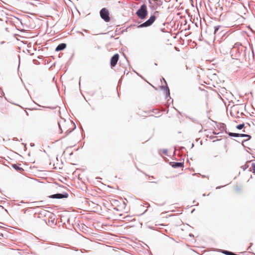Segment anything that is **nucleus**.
<instances>
[{"instance_id":"7ed1b4c3","label":"nucleus","mask_w":255,"mask_h":255,"mask_svg":"<svg viewBox=\"0 0 255 255\" xmlns=\"http://www.w3.org/2000/svg\"><path fill=\"white\" fill-rule=\"evenodd\" d=\"M100 15L106 21L108 22L110 21V18L109 16V11L106 8H103L101 10Z\"/></svg>"},{"instance_id":"f8f14e48","label":"nucleus","mask_w":255,"mask_h":255,"mask_svg":"<svg viewBox=\"0 0 255 255\" xmlns=\"http://www.w3.org/2000/svg\"><path fill=\"white\" fill-rule=\"evenodd\" d=\"M219 28H220V26H216L214 27V29H215L214 33H216L217 32V31L218 30Z\"/></svg>"},{"instance_id":"f03ea898","label":"nucleus","mask_w":255,"mask_h":255,"mask_svg":"<svg viewBox=\"0 0 255 255\" xmlns=\"http://www.w3.org/2000/svg\"><path fill=\"white\" fill-rule=\"evenodd\" d=\"M137 16L141 19H144L147 14V6L145 4H142L136 12Z\"/></svg>"},{"instance_id":"423d86ee","label":"nucleus","mask_w":255,"mask_h":255,"mask_svg":"<svg viewBox=\"0 0 255 255\" xmlns=\"http://www.w3.org/2000/svg\"><path fill=\"white\" fill-rule=\"evenodd\" d=\"M66 47V44L65 43H61L58 45L56 48V51H58L64 49Z\"/></svg>"},{"instance_id":"ddd939ff","label":"nucleus","mask_w":255,"mask_h":255,"mask_svg":"<svg viewBox=\"0 0 255 255\" xmlns=\"http://www.w3.org/2000/svg\"><path fill=\"white\" fill-rule=\"evenodd\" d=\"M253 173H255V163H253L252 165Z\"/></svg>"},{"instance_id":"20e7f679","label":"nucleus","mask_w":255,"mask_h":255,"mask_svg":"<svg viewBox=\"0 0 255 255\" xmlns=\"http://www.w3.org/2000/svg\"><path fill=\"white\" fill-rule=\"evenodd\" d=\"M119 58V55L118 54H115L111 59V65L112 67H114L117 63V62Z\"/></svg>"},{"instance_id":"9d476101","label":"nucleus","mask_w":255,"mask_h":255,"mask_svg":"<svg viewBox=\"0 0 255 255\" xmlns=\"http://www.w3.org/2000/svg\"><path fill=\"white\" fill-rule=\"evenodd\" d=\"M244 127V124L239 125L237 126V128L239 129H241Z\"/></svg>"},{"instance_id":"9b49d317","label":"nucleus","mask_w":255,"mask_h":255,"mask_svg":"<svg viewBox=\"0 0 255 255\" xmlns=\"http://www.w3.org/2000/svg\"><path fill=\"white\" fill-rule=\"evenodd\" d=\"M223 253L224 254H225L228 255H234V253H233L230 252L226 251H224Z\"/></svg>"},{"instance_id":"dca6fc26","label":"nucleus","mask_w":255,"mask_h":255,"mask_svg":"<svg viewBox=\"0 0 255 255\" xmlns=\"http://www.w3.org/2000/svg\"><path fill=\"white\" fill-rule=\"evenodd\" d=\"M59 128H60V129H61V130H62V128H61V126H60V125H59Z\"/></svg>"},{"instance_id":"2eb2a0df","label":"nucleus","mask_w":255,"mask_h":255,"mask_svg":"<svg viewBox=\"0 0 255 255\" xmlns=\"http://www.w3.org/2000/svg\"><path fill=\"white\" fill-rule=\"evenodd\" d=\"M240 45H241V43H236V44H235V45H234V47H238V46H240Z\"/></svg>"},{"instance_id":"4468645a","label":"nucleus","mask_w":255,"mask_h":255,"mask_svg":"<svg viewBox=\"0 0 255 255\" xmlns=\"http://www.w3.org/2000/svg\"><path fill=\"white\" fill-rule=\"evenodd\" d=\"M13 167L14 168L16 169V170H20L21 169V168L19 167L16 164L13 165Z\"/></svg>"},{"instance_id":"f257e3e1","label":"nucleus","mask_w":255,"mask_h":255,"mask_svg":"<svg viewBox=\"0 0 255 255\" xmlns=\"http://www.w3.org/2000/svg\"><path fill=\"white\" fill-rule=\"evenodd\" d=\"M159 12L157 11H155L154 12V14L151 15L149 18L146 20L144 23L138 26V27H147L149 26L152 24V23L155 21L156 17L158 15Z\"/></svg>"},{"instance_id":"6e6552de","label":"nucleus","mask_w":255,"mask_h":255,"mask_svg":"<svg viewBox=\"0 0 255 255\" xmlns=\"http://www.w3.org/2000/svg\"><path fill=\"white\" fill-rule=\"evenodd\" d=\"M182 166V163H180V162H175L174 163V164L172 165V166L173 167H180Z\"/></svg>"},{"instance_id":"0eeeda50","label":"nucleus","mask_w":255,"mask_h":255,"mask_svg":"<svg viewBox=\"0 0 255 255\" xmlns=\"http://www.w3.org/2000/svg\"><path fill=\"white\" fill-rule=\"evenodd\" d=\"M67 196L62 194H56L52 195L51 197L52 198H57V199H61L64 197H66Z\"/></svg>"},{"instance_id":"1a4fd4ad","label":"nucleus","mask_w":255,"mask_h":255,"mask_svg":"<svg viewBox=\"0 0 255 255\" xmlns=\"http://www.w3.org/2000/svg\"><path fill=\"white\" fill-rule=\"evenodd\" d=\"M162 89H163L165 90V92L167 95H169V90L167 87H164L162 86Z\"/></svg>"},{"instance_id":"39448f33","label":"nucleus","mask_w":255,"mask_h":255,"mask_svg":"<svg viewBox=\"0 0 255 255\" xmlns=\"http://www.w3.org/2000/svg\"><path fill=\"white\" fill-rule=\"evenodd\" d=\"M228 134L231 136H235V137H247L248 139L250 138V135L246 134H240V133H236L233 132H229Z\"/></svg>"}]
</instances>
